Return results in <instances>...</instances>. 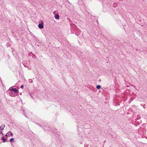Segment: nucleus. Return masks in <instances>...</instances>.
Returning a JSON list of instances; mask_svg holds the SVG:
<instances>
[{
	"label": "nucleus",
	"instance_id": "obj_1",
	"mask_svg": "<svg viewBox=\"0 0 147 147\" xmlns=\"http://www.w3.org/2000/svg\"><path fill=\"white\" fill-rule=\"evenodd\" d=\"M9 92V95L12 97H14L16 96L17 95V93L14 92L12 91H8Z\"/></svg>",
	"mask_w": 147,
	"mask_h": 147
},
{
	"label": "nucleus",
	"instance_id": "obj_2",
	"mask_svg": "<svg viewBox=\"0 0 147 147\" xmlns=\"http://www.w3.org/2000/svg\"><path fill=\"white\" fill-rule=\"evenodd\" d=\"M8 91H12L14 92H15L16 93H17L18 92V90L16 88H10Z\"/></svg>",
	"mask_w": 147,
	"mask_h": 147
},
{
	"label": "nucleus",
	"instance_id": "obj_3",
	"mask_svg": "<svg viewBox=\"0 0 147 147\" xmlns=\"http://www.w3.org/2000/svg\"><path fill=\"white\" fill-rule=\"evenodd\" d=\"M38 27L40 29H42L44 28V25L43 22H41L38 25Z\"/></svg>",
	"mask_w": 147,
	"mask_h": 147
},
{
	"label": "nucleus",
	"instance_id": "obj_4",
	"mask_svg": "<svg viewBox=\"0 0 147 147\" xmlns=\"http://www.w3.org/2000/svg\"><path fill=\"white\" fill-rule=\"evenodd\" d=\"M55 18L56 19H59V15L58 14H55Z\"/></svg>",
	"mask_w": 147,
	"mask_h": 147
},
{
	"label": "nucleus",
	"instance_id": "obj_5",
	"mask_svg": "<svg viewBox=\"0 0 147 147\" xmlns=\"http://www.w3.org/2000/svg\"><path fill=\"white\" fill-rule=\"evenodd\" d=\"M5 127V126L4 125H2L1 126H0V130H3L4 129Z\"/></svg>",
	"mask_w": 147,
	"mask_h": 147
},
{
	"label": "nucleus",
	"instance_id": "obj_6",
	"mask_svg": "<svg viewBox=\"0 0 147 147\" xmlns=\"http://www.w3.org/2000/svg\"><path fill=\"white\" fill-rule=\"evenodd\" d=\"M7 139V138H4V137H2L1 138V140H3V142H5Z\"/></svg>",
	"mask_w": 147,
	"mask_h": 147
},
{
	"label": "nucleus",
	"instance_id": "obj_7",
	"mask_svg": "<svg viewBox=\"0 0 147 147\" xmlns=\"http://www.w3.org/2000/svg\"><path fill=\"white\" fill-rule=\"evenodd\" d=\"M101 86L100 85H97L96 87V88L98 89H100V88H101Z\"/></svg>",
	"mask_w": 147,
	"mask_h": 147
},
{
	"label": "nucleus",
	"instance_id": "obj_8",
	"mask_svg": "<svg viewBox=\"0 0 147 147\" xmlns=\"http://www.w3.org/2000/svg\"><path fill=\"white\" fill-rule=\"evenodd\" d=\"M14 140V139L13 138H11L9 140V141L10 142H12Z\"/></svg>",
	"mask_w": 147,
	"mask_h": 147
},
{
	"label": "nucleus",
	"instance_id": "obj_9",
	"mask_svg": "<svg viewBox=\"0 0 147 147\" xmlns=\"http://www.w3.org/2000/svg\"><path fill=\"white\" fill-rule=\"evenodd\" d=\"M89 145L88 144H84V146L85 147H88Z\"/></svg>",
	"mask_w": 147,
	"mask_h": 147
},
{
	"label": "nucleus",
	"instance_id": "obj_10",
	"mask_svg": "<svg viewBox=\"0 0 147 147\" xmlns=\"http://www.w3.org/2000/svg\"><path fill=\"white\" fill-rule=\"evenodd\" d=\"M29 82L30 83H32V82H33V81L32 80V79H29Z\"/></svg>",
	"mask_w": 147,
	"mask_h": 147
},
{
	"label": "nucleus",
	"instance_id": "obj_11",
	"mask_svg": "<svg viewBox=\"0 0 147 147\" xmlns=\"http://www.w3.org/2000/svg\"><path fill=\"white\" fill-rule=\"evenodd\" d=\"M9 132H10V133L11 136H13V133L11 131H9Z\"/></svg>",
	"mask_w": 147,
	"mask_h": 147
},
{
	"label": "nucleus",
	"instance_id": "obj_12",
	"mask_svg": "<svg viewBox=\"0 0 147 147\" xmlns=\"http://www.w3.org/2000/svg\"><path fill=\"white\" fill-rule=\"evenodd\" d=\"M53 14H55H55H56V13H55V11H54L53 12Z\"/></svg>",
	"mask_w": 147,
	"mask_h": 147
},
{
	"label": "nucleus",
	"instance_id": "obj_13",
	"mask_svg": "<svg viewBox=\"0 0 147 147\" xmlns=\"http://www.w3.org/2000/svg\"><path fill=\"white\" fill-rule=\"evenodd\" d=\"M3 134V133H2V131H1V130H0V134Z\"/></svg>",
	"mask_w": 147,
	"mask_h": 147
},
{
	"label": "nucleus",
	"instance_id": "obj_14",
	"mask_svg": "<svg viewBox=\"0 0 147 147\" xmlns=\"http://www.w3.org/2000/svg\"><path fill=\"white\" fill-rule=\"evenodd\" d=\"M23 87H24L23 85H21L20 87H21V88H23Z\"/></svg>",
	"mask_w": 147,
	"mask_h": 147
},
{
	"label": "nucleus",
	"instance_id": "obj_15",
	"mask_svg": "<svg viewBox=\"0 0 147 147\" xmlns=\"http://www.w3.org/2000/svg\"><path fill=\"white\" fill-rule=\"evenodd\" d=\"M7 136V134H6L5 136Z\"/></svg>",
	"mask_w": 147,
	"mask_h": 147
}]
</instances>
